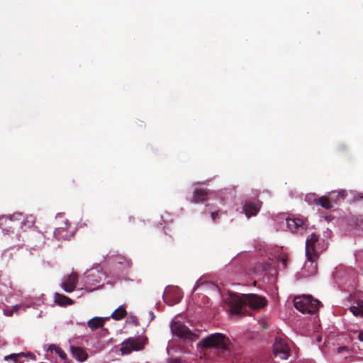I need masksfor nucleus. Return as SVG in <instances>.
Returning a JSON list of instances; mask_svg holds the SVG:
<instances>
[{
	"label": "nucleus",
	"mask_w": 363,
	"mask_h": 363,
	"mask_svg": "<svg viewBox=\"0 0 363 363\" xmlns=\"http://www.w3.org/2000/svg\"><path fill=\"white\" fill-rule=\"evenodd\" d=\"M295 308L302 313L312 314L318 311L320 303L313 299L311 296L303 295L295 297L294 299Z\"/></svg>",
	"instance_id": "0eeeda50"
},
{
	"label": "nucleus",
	"mask_w": 363,
	"mask_h": 363,
	"mask_svg": "<svg viewBox=\"0 0 363 363\" xmlns=\"http://www.w3.org/2000/svg\"><path fill=\"white\" fill-rule=\"evenodd\" d=\"M105 274L99 267L87 270L82 278L84 289L88 291L98 289L102 284Z\"/></svg>",
	"instance_id": "423d86ee"
},
{
	"label": "nucleus",
	"mask_w": 363,
	"mask_h": 363,
	"mask_svg": "<svg viewBox=\"0 0 363 363\" xmlns=\"http://www.w3.org/2000/svg\"><path fill=\"white\" fill-rule=\"evenodd\" d=\"M33 301L30 297H26L25 301L22 300L19 303H16L11 308L7 307L4 309V314L6 316H11L14 312L18 313L19 311H25L26 308L33 305Z\"/></svg>",
	"instance_id": "2eb2a0df"
},
{
	"label": "nucleus",
	"mask_w": 363,
	"mask_h": 363,
	"mask_svg": "<svg viewBox=\"0 0 363 363\" xmlns=\"http://www.w3.org/2000/svg\"><path fill=\"white\" fill-rule=\"evenodd\" d=\"M28 355L30 357L32 356L30 354H25L23 352L13 353L9 355L5 356L4 359L5 360L11 359L13 362V363H21L22 359Z\"/></svg>",
	"instance_id": "5701e85b"
},
{
	"label": "nucleus",
	"mask_w": 363,
	"mask_h": 363,
	"mask_svg": "<svg viewBox=\"0 0 363 363\" xmlns=\"http://www.w3.org/2000/svg\"><path fill=\"white\" fill-rule=\"evenodd\" d=\"M354 256L357 264L363 269V250L357 251Z\"/></svg>",
	"instance_id": "a878e982"
},
{
	"label": "nucleus",
	"mask_w": 363,
	"mask_h": 363,
	"mask_svg": "<svg viewBox=\"0 0 363 363\" xmlns=\"http://www.w3.org/2000/svg\"><path fill=\"white\" fill-rule=\"evenodd\" d=\"M285 223L287 228L294 233H302L307 228L306 220L303 218H286Z\"/></svg>",
	"instance_id": "f8f14e48"
},
{
	"label": "nucleus",
	"mask_w": 363,
	"mask_h": 363,
	"mask_svg": "<svg viewBox=\"0 0 363 363\" xmlns=\"http://www.w3.org/2000/svg\"><path fill=\"white\" fill-rule=\"evenodd\" d=\"M198 287V283H196L193 289V291H195Z\"/></svg>",
	"instance_id": "72a5a7b5"
},
{
	"label": "nucleus",
	"mask_w": 363,
	"mask_h": 363,
	"mask_svg": "<svg viewBox=\"0 0 363 363\" xmlns=\"http://www.w3.org/2000/svg\"><path fill=\"white\" fill-rule=\"evenodd\" d=\"M182 297V291L177 286L167 287L162 296L164 301L169 306H173L179 303Z\"/></svg>",
	"instance_id": "9d476101"
},
{
	"label": "nucleus",
	"mask_w": 363,
	"mask_h": 363,
	"mask_svg": "<svg viewBox=\"0 0 363 363\" xmlns=\"http://www.w3.org/2000/svg\"><path fill=\"white\" fill-rule=\"evenodd\" d=\"M126 315L127 312L124 306H120L111 313L109 318H111L116 320H120L123 319Z\"/></svg>",
	"instance_id": "4be33fe9"
},
{
	"label": "nucleus",
	"mask_w": 363,
	"mask_h": 363,
	"mask_svg": "<svg viewBox=\"0 0 363 363\" xmlns=\"http://www.w3.org/2000/svg\"><path fill=\"white\" fill-rule=\"evenodd\" d=\"M79 325H83V326H85V324L82 323H78Z\"/></svg>",
	"instance_id": "c9c22d12"
},
{
	"label": "nucleus",
	"mask_w": 363,
	"mask_h": 363,
	"mask_svg": "<svg viewBox=\"0 0 363 363\" xmlns=\"http://www.w3.org/2000/svg\"><path fill=\"white\" fill-rule=\"evenodd\" d=\"M58 218H62V216H60L58 217Z\"/></svg>",
	"instance_id": "e433bc0d"
},
{
	"label": "nucleus",
	"mask_w": 363,
	"mask_h": 363,
	"mask_svg": "<svg viewBox=\"0 0 363 363\" xmlns=\"http://www.w3.org/2000/svg\"><path fill=\"white\" fill-rule=\"evenodd\" d=\"M191 201L195 203L208 201L206 206L213 222H216L219 216L223 213L219 207V205L222 203V201L219 199H210L208 192L204 189H196L194 191Z\"/></svg>",
	"instance_id": "20e7f679"
},
{
	"label": "nucleus",
	"mask_w": 363,
	"mask_h": 363,
	"mask_svg": "<svg viewBox=\"0 0 363 363\" xmlns=\"http://www.w3.org/2000/svg\"><path fill=\"white\" fill-rule=\"evenodd\" d=\"M344 352H347V353H349V349L347 347H340L338 348V350H337L338 354H340L343 353Z\"/></svg>",
	"instance_id": "c85d7f7f"
},
{
	"label": "nucleus",
	"mask_w": 363,
	"mask_h": 363,
	"mask_svg": "<svg viewBox=\"0 0 363 363\" xmlns=\"http://www.w3.org/2000/svg\"><path fill=\"white\" fill-rule=\"evenodd\" d=\"M16 296H22V292L21 291H18V293L16 294Z\"/></svg>",
	"instance_id": "2f4dec72"
},
{
	"label": "nucleus",
	"mask_w": 363,
	"mask_h": 363,
	"mask_svg": "<svg viewBox=\"0 0 363 363\" xmlns=\"http://www.w3.org/2000/svg\"><path fill=\"white\" fill-rule=\"evenodd\" d=\"M35 217L32 215L23 216L21 213L0 216V228L5 233L13 232L17 228L26 230L33 226Z\"/></svg>",
	"instance_id": "f03ea898"
},
{
	"label": "nucleus",
	"mask_w": 363,
	"mask_h": 363,
	"mask_svg": "<svg viewBox=\"0 0 363 363\" xmlns=\"http://www.w3.org/2000/svg\"><path fill=\"white\" fill-rule=\"evenodd\" d=\"M229 306L230 315H244L245 307L248 306L253 309H259L266 304L264 298L255 294L236 295L230 294L226 298Z\"/></svg>",
	"instance_id": "f257e3e1"
},
{
	"label": "nucleus",
	"mask_w": 363,
	"mask_h": 363,
	"mask_svg": "<svg viewBox=\"0 0 363 363\" xmlns=\"http://www.w3.org/2000/svg\"><path fill=\"white\" fill-rule=\"evenodd\" d=\"M72 356L79 362H84L88 357L86 350L80 347L70 346Z\"/></svg>",
	"instance_id": "6ab92c4d"
},
{
	"label": "nucleus",
	"mask_w": 363,
	"mask_h": 363,
	"mask_svg": "<svg viewBox=\"0 0 363 363\" xmlns=\"http://www.w3.org/2000/svg\"><path fill=\"white\" fill-rule=\"evenodd\" d=\"M13 298L12 296L9 297V299L8 300V302L11 303V302H12V301H11V298Z\"/></svg>",
	"instance_id": "f704fd0d"
},
{
	"label": "nucleus",
	"mask_w": 363,
	"mask_h": 363,
	"mask_svg": "<svg viewBox=\"0 0 363 363\" xmlns=\"http://www.w3.org/2000/svg\"><path fill=\"white\" fill-rule=\"evenodd\" d=\"M331 235L332 231L327 229L323 232V238L315 233L308 235L306 240V256L318 258L320 254L328 248Z\"/></svg>",
	"instance_id": "7ed1b4c3"
},
{
	"label": "nucleus",
	"mask_w": 363,
	"mask_h": 363,
	"mask_svg": "<svg viewBox=\"0 0 363 363\" xmlns=\"http://www.w3.org/2000/svg\"><path fill=\"white\" fill-rule=\"evenodd\" d=\"M48 350L50 351L51 352H55L58 354L61 359H65V358L67 357L66 353L56 345L52 344L49 345Z\"/></svg>",
	"instance_id": "393cba45"
},
{
	"label": "nucleus",
	"mask_w": 363,
	"mask_h": 363,
	"mask_svg": "<svg viewBox=\"0 0 363 363\" xmlns=\"http://www.w3.org/2000/svg\"><path fill=\"white\" fill-rule=\"evenodd\" d=\"M77 275L74 272L65 275L62 279L61 287L67 293L72 292L77 283Z\"/></svg>",
	"instance_id": "dca6fc26"
},
{
	"label": "nucleus",
	"mask_w": 363,
	"mask_h": 363,
	"mask_svg": "<svg viewBox=\"0 0 363 363\" xmlns=\"http://www.w3.org/2000/svg\"><path fill=\"white\" fill-rule=\"evenodd\" d=\"M64 224L65 227H59L55 228V230H54V236L57 240H69L72 236V235L69 233L67 230V226L69 225L68 220L65 219L64 220Z\"/></svg>",
	"instance_id": "a211bd4d"
},
{
	"label": "nucleus",
	"mask_w": 363,
	"mask_h": 363,
	"mask_svg": "<svg viewBox=\"0 0 363 363\" xmlns=\"http://www.w3.org/2000/svg\"><path fill=\"white\" fill-rule=\"evenodd\" d=\"M55 303L60 306L72 305L73 301L65 295L55 293L54 295Z\"/></svg>",
	"instance_id": "412c9836"
},
{
	"label": "nucleus",
	"mask_w": 363,
	"mask_h": 363,
	"mask_svg": "<svg viewBox=\"0 0 363 363\" xmlns=\"http://www.w3.org/2000/svg\"><path fill=\"white\" fill-rule=\"evenodd\" d=\"M261 203L259 201H247L242 207V212L247 218L255 216L259 211Z\"/></svg>",
	"instance_id": "f3484780"
},
{
	"label": "nucleus",
	"mask_w": 363,
	"mask_h": 363,
	"mask_svg": "<svg viewBox=\"0 0 363 363\" xmlns=\"http://www.w3.org/2000/svg\"><path fill=\"white\" fill-rule=\"evenodd\" d=\"M109 317H94L87 322V326L92 330L103 327L105 320H108Z\"/></svg>",
	"instance_id": "aec40b11"
},
{
	"label": "nucleus",
	"mask_w": 363,
	"mask_h": 363,
	"mask_svg": "<svg viewBox=\"0 0 363 363\" xmlns=\"http://www.w3.org/2000/svg\"><path fill=\"white\" fill-rule=\"evenodd\" d=\"M225 335L222 333L211 334L206 337L202 339L199 343L198 346L208 347H224L225 345Z\"/></svg>",
	"instance_id": "9b49d317"
},
{
	"label": "nucleus",
	"mask_w": 363,
	"mask_h": 363,
	"mask_svg": "<svg viewBox=\"0 0 363 363\" xmlns=\"http://www.w3.org/2000/svg\"><path fill=\"white\" fill-rule=\"evenodd\" d=\"M172 333L184 342L195 341L199 337V331H192L184 323L179 320H173L171 324Z\"/></svg>",
	"instance_id": "6e6552de"
},
{
	"label": "nucleus",
	"mask_w": 363,
	"mask_h": 363,
	"mask_svg": "<svg viewBox=\"0 0 363 363\" xmlns=\"http://www.w3.org/2000/svg\"><path fill=\"white\" fill-rule=\"evenodd\" d=\"M278 259L281 262L282 267L285 268L286 266V259L284 256H279Z\"/></svg>",
	"instance_id": "cd10ccee"
},
{
	"label": "nucleus",
	"mask_w": 363,
	"mask_h": 363,
	"mask_svg": "<svg viewBox=\"0 0 363 363\" xmlns=\"http://www.w3.org/2000/svg\"><path fill=\"white\" fill-rule=\"evenodd\" d=\"M346 196L347 192L345 190H339L337 191H333L330 193V197L323 196L317 199L314 194H308L306 196V200L308 202H311L313 200L316 204L320 205L321 207L325 209H330L333 207V202L338 203L339 201L344 200Z\"/></svg>",
	"instance_id": "39448f33"
},
{
	"label": "nucleus",
	"mask_w": 363,
	"mask_h": 363,
	"mask_svg": "<svg viewBox=\"0 0 363 363\" xmlns=\"http://www.w3.org/2000/svg\"><path fill=\"white\" fill-rule=\"evenodd\" d=\"M350 312L355 316H363V301H359L356 305L350 308Z\"/></svg>",
	"instance_id": "b1692460"
},
{
	"label": "nucleus",
	"mask_w": 363,
	"mask_h": 363,
	"mask_svg": "<svg viewBox=\"0 0 363 363\" xmlns=\"http://www.w3.org/2000/svg\"><path fill=\"white\" fill-rule=\"evenodd\" d=\"M63 361V363H71L67 359V357L65 358V359H62Z\"/></svg>",
	"instance_id": "473e14b6"
},
{
	"label": "nucleus",
	"mask_w": 363,
	"mask_h": 363,
	"mask_svg": "<svg viewBox=\"0 0 363 363\" xmlns=\"http://www.w3.org/2000/svg\"><path fill=\"white\" fill-rule=\"evenodd\" d=\"M273 352L276 357L286 359L289 354V347L286 341L281 337H276L273 347Z\"/></svg>",
	"instance_id": "ddd939ff"
},
{
	"label": "nucleus",
	"mask_w": 363,
	"mask_h": 363,
	"mask_svg": "<svg viewBox=\"0 0 363 363\" xmlns=\"http://www.w3.org/2000/svg\"><path fill=\"white\" fill-rule=\"evenodd\" d=\"M145 340L141 337L129 338L122 342L121 351L123 354H128L132 351H139L143 349Z\"/></svg>",
	"instance_id": "1a4fd4ad"
},
{
	"label": "nucleus",
	"mask_w": 363,
	"mask_h": 363,
	"mask_svg": "<svg viewBox=\"0 0 363 363\" xmlns=\"http://www.w3.org/2000/svg\"><path fill=\"white\" fill-rule=\"evenodd\" d=\"M114 262L118 263V264H119L123 265L125 267H130L129 263L126 261V259L124 257H121V256H117L115 258V261Z\"/></svg>",
	"instance_id": "bb28decb"
},
{
	"label": "nucleus",
	"mask_w": 363,
	"mask_h": 363,
	"mask_svg": "<svg viewBox=\"0 0 363 363\" xmlns=\"http://www.w3.org/2000/svg\"><path fill=\"white\" fill-rule=\"evenodd\" d=\"M358 338L360 341H363V330L359 333Z\"/></svg>",
	"instance_id": "c756f323"
},
{
	"label": "nucleus",
	"mask_w": 363,
	"mask_h": 363,
	"mask_svg": "<svg viewBox=\"0 0 363 363\" xmlns=\"http://www.w3.org/2000/svg\"><path fill=\"white\" fill-rule=\"evenodd\" d=\"M271 267L270 264H266V265L264 267V269L266 270L267 269H269V267Z\"/></svg>",
	"instance_id": "7c9ffc66"
},
{
	"label": "nucleus",
	"mask_w": 363,
	"mask_h": 363,
	"mask_svg": "<svg viewBox=\"0 0 363 363\" xmlns=\"http://www.w3.org/2000/svg\"><path fill=\"white\" fill-rule=\"evenodd\" d=\"M317 257H306V260L299 272L301 278H308L314 276L317 272Z\"/></svg>",
	"instance_id": "4468645a"
}]
</instances>
